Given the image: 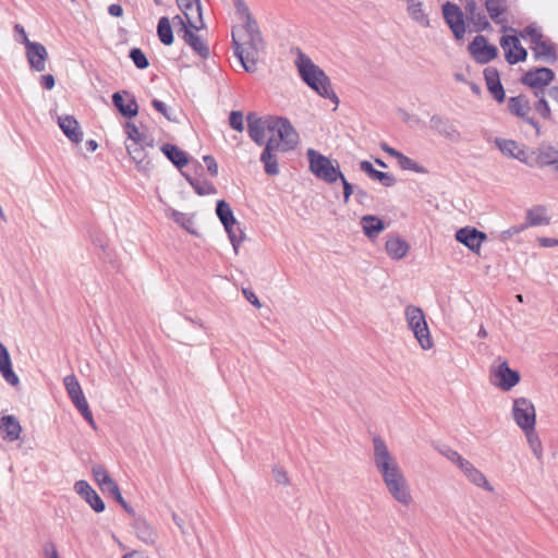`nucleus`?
Instances as JSON below:
<instances>
[{"label":"nucleus","instance_id":"obj_1","mask_svg":"<svg viewBox=\"0 0 558 558\" xmlns=\"http://www.w3.org/2000/svg\"><path fill=\"white\" fill-rule=\"evenodd\" d=\"M232 45L234 56L239 59L243 69L248 73L255 72L259 56L265 48L257 22L243 24L240 32L233 31Z\"/></svg>","mask_w":558,"mask_h":558},{"label":"nucleus","instance_id":"obj_2","mask_svg":"<svg viewBox=\"0 0 558 558\" xmlns=\"http://www.w3.org/2000/svg\"><path fill=\"white\" fill-rule=\"evenodd\" d=\"M294 63L302 80L314 92L332 104L339 105L340 99L335 93L329 77L307 54L298 49Z\"/></svg>","mask_w":558,"mask_h":558},{"label":"nucleus","instance_id":"obj_3","mask_svg":"<svg viewBox=\"0 0 558 558\" xmlns=\"http://www.w3.org/2000/svg\"><path fill=\"white\" fill-rule=\"evenodd\" d=\"M266 124L274 126L271 129H266V135L268 134V138L276 140L278 146H281V151L292 150L296 147L299 143V135L287 119L266 116Z\"/></svg>","mask_w":558,"mask_h":558},{"label":"nucleus","instance_id":"obj_4","mask_svg":"<svg viewBox=\"0 0 558 558\" xmlns=\"http://www.w3.org/2000/svg\"><path fill=\"white\" fill-rule=\"evenodd\" d=\"M308 159L310 171L319 180L325 183L331 184L342 178V172L338 162L336 165L331 159L324 156L314 148H308L306 151Z\"/></svg>","mask_w":558,"mask_h":558},{"label":"nucleus","instance_id":"obj_5","mask_svg":"<svg viewBox=\"0 0 558 558\" xmlns=\"http://www.w3.org/2000/svg\"><path fill=\"white\" fill-rule=\"evenodd\" d=\"M373 462L381 478L402 472L397 458L380 436L373 438Z\"/></svg>","mask_w":558,"mask_h":558},{"label":"nucleus","instance_id":"obj_6","mask_svg":"<svg viewBox=\"0 0 558 558\" xmlns=\"http://www.w3.org/2000/svg\"><path fill=\"white\" fill-rule=\"evenodd\" d=\"M404 316L408 327L413 332L421 348L429 350L433 347V340L423 310L412 304L408 305L404 310Z\"/></svg>","mask_w":558,"mask_h":558},{"label":"nucleus","instance_id":"obj_7","mask_svg":"<svg viewBox=\"0 0 558 558\" xmlns=\"http://www.w3.org/2000/svg\"><path fill=\"white\" fill-rule=\"evenodd\" d=\"M182 15H175L173 22L187 24L194 28H204L205 22L202 14L201 0H175Z\"/></svg>","mask_w":558,"mask_h":558},{"label":"nucleus","instance_id":"obj_8","mask_svg":"<svg viewBox=\"0 0 558 558\" xmlns=\"http://www.w3.org/2000/svg\"><path fill=\"white\" fill-rule=\"evenodd\" d=\"M391 497L402 506H410L413 501L410 485L403 472L383 480Z\"/></svg>","mask_w":558,"mask_h":558},{"label":"nucleus","instance_id":"obj_9","mask_svg":"<svg viewBox=\"0 0 558 558\" xmlns=\"http://www.w3.org/2000/svg\"><path fill=\"white\" fill-rule=\"evenodd\" d=\"M512 415L513 420L522 430L533 429L535 426V408L526 398H518L514 400Z\"/></svg>","mask_w":558,"mask_h":558},{"label":"nucleus","instance_id":"obj_10","mask_svg":"<svg viewBox=\"0 0 558 558\" xmlns=\"http://www.w3.org/2000/svg\"><path fill=\"white\" fill-rule=\"evenodd\" d=\"M442 14L456 39H462L465 35V24L460 7L451 2H446L442 5Z\"/></svg>","mask_w":558,"mask_h":558},{"label":"nucleus","instance_id":"obj_11","mask_svg":"<svg viewBox=\"0 0 558 558\" xmlns=\"http://www.w3.org/2000/svg\"><path fill=\"white\" fill-rule=\"evenodd\" d=\"M500 46L509 64H515L525 61L527 51L521 45L518 36L504 35L500 39Z\"/></svg>","mask_w":558,"mask_h":558},{"label":"nucleus","instance_id":"obj_12","mask_svg":"<svg viewBox=\"0 0 558 558\" xmlns=\"http://www.w3.org/2000/svg\"><path fill=\"white\" fill-rule=\"evenodd\" d=\"M456 240L466 246L471 252L480 254L487 235L474 227H463L456 232Z\"/></svg>","mask_w":558,"mask_h":558},{"label":"nucleus","instance_id":"obj_13","mask_svg":"<svg viewBox=\"0 0 558 558\" xmlns=\"http://www.w3.org/2000/svg\"><path fill=\"white\" fill-rule=\"evenodd\" d=\"M469 49L473 58L482 64L494 60L498 54L497 48L489 45L483 35L475 36L470 44Z\"/></svg>","mask_w":558,"mask_h":558},{"label":"nucleus","instance_id":"obj_14","mask_svg":"<svg viewBox=\"0 0 558 558\" xmlns=\"http://www.w3.org/2000/svg\"><path fill=\"white\" fill-rule=\"evenodd\" d=\"M179 34L182 36L186 45H189L195 53L201 58L206 59L209 57V47L205 40L196 34L202 28H194L187 24L180 25Z\"/></svg>","mask_w":558,"mask_h":558},{"label":"nucleus","instance_id":"obj_15","mask_svg":"<svg viewBox=\"0 0 558 558\" xmlns=\"http://www.w3.org/2000/svg\"><path fill=\"white\" fill-rule=\"evenodd\" d=\"M25 50L29 68L35 72H44L48 60V51L46 47L38 41H28Z\"/></svg>","mask_w":558,"mask_h":558},{"label":"nucleus","instance_id":"obj_16","mask_svg":"<svg viewBox=\"0 0 558 558\" xmlns=\"http://www.w3.org/2000/svg\"><path fill=\"white\" fill-rule=\"evenodd\" d=\"M72 403L77 409V411L82 414V416L88 423V425L94 430H96L97 424L94 420V416L89 409L88 402L82 391V388H81L77 379L73 375H72Z\"/></svg>","mask_w":558,"mask_h":558},{"label":"nucleus","instance_id":"obj_17","mask_svg":"<svg viewBox=\"0 0 558 558\" xmlns=\"http://www.w3.org/2000/svg\"><path fill=\"white\" fill-rule=\"evenodd\" d=\"M247 131L250 137L259 146L266 145V129H271L269 124H266V117H258L255 113H250L246 117Z\"/></svg>","mask_w":558,"mask_h":558},{"label":"nucleus","instance_id":"obj_18","mask_svg":"<svg viewBox=\"0 0 558 558\" xmlns=\"http://www.w3.org/2000/svg\"><path fill=\"white\" fill-rule=\"evenodd\" d=\"M277 150H281V146H278L275 138H268L260 155V161L268 175H277L279 173L278 159L275 154Z\"/></svg>","mask_w":558,"mask_h":558},{"label":"nucleus","instance_id":"obj_19","mask_svg":"<svg viewBox=\"0 0 558 558\" xmlns=\"http://www.w3.org/2000/svg\"><path fill=\"white\" fill-rule=\"evenodd\" d=\"M555 78V73L549 68H538L526 72L522 76V83L532 88H543L551 83Z\"/></svg>","mask_w":558,"mask_h":558},{"label":"nucleus","instance_id":"obj_20","mask_svg":"<svg viewBox=\"0 0 558 558\" xmlns=\"http://www.w3.org/2000/svg\"><path fill=\"white\" fill-rule=\"evenodd\" d=\"M74 489L95 512H102L105 510V502L86 481H77Z\"/></svg>","mask_w":558,"mask_h":558},{"label":"nucleus","instance_id":"obj_21","mask_svg":"<svg viewBox=\"0 0 558 558\" xmlns=\"http://www.w3.org/2000/svg\"><path fill=\"white\" fill-rule=\"evenodd\" d=\"M485 8L488 12L489 17L496 23L501 25V31L504 33L508 31H512L508 26V20L505 14L507 12V1L506 0H486Z\"/></svg>","mask_w":558,"mask_h":558},{"label":"nucleus","instance_id":"obj_22","mask_svg":"<svg viewBox=\"0 0 558 558\" xmlns=\"http://www.w3.org/2000/svg\"><path fill=\"white\" fill-rule=\"evenodd\" d=\"M132 527L141 542L147 545H154L156 543L157 532L144 518L134 515Z\"/></svg>","mask_w":558,"mask_h":558},{"label":"nucleus","instance_id":"obj_23","mask_svg":"<svg viewBox=\"0 0 558 558\" xmlns=\"http://www.w3.org/2000/svg\"><path fill=\"white\" fill-rule=\"evenodd\" d=\"M495 377L498 379V383L496 385L504 391L510 390L520 380L519 373L517 371L511 369L508 366L507 362H502L498 366L497 371L495 372Z\"/></svg>","mask_w":558,"mask_h":558},{"label":"nucleus","instance_id":"obj_24","mask_svg":"<svg viewBox=\"0 0 558 558\" xmlns=\"http://www.w3.org/2000/svg\"><path fill=\"white\" fill-rule=\"evenodd\" d=\"M430 128L452 142L460 140V133L454 125L441 116L435 114L430 118Z\"/></svg>","mask_w":558,"mask_h":558},{"label":"nucleus","instance_id":"obj_25","mask_svg":"<svg viewBox=\"0 0 558 558\" xmlns=\"http://www.w3.org/2000/svg\"><path fill=\"white\" fill-rule=\"evenodd\" d=\"M531 50L535 60L547 61L550 63H554L557 60L555 46L549 39L545 37L531 46Z\"/></svg>","mask_w":558,"mask_h":558},{"label":"nucleus","instance_id":"obj_26","mask_svg":"<svg viewBox=\"0 0 558 558\" xmlns=\"http://www.w3.org/2000/svg\"><path fill=\"white\" fill-rule=\"evenodd\" d=\"M0 373L10 385L16 386L20 383L17 375L12 369L9 351L2 343H0Z\"/></svg>","mask_w":558,"mask_h":558},{"label":"nucleus","instance_id":"obj_27","mask_svg":"<svg viewBox=\"0 0 558 558\" xmlns=\"http://www.w3.org/2000/svg\"><path fill=\"white\" fill-rule=\"evenodd\" d=\"M93 476L104 493H118V484L112 480L107 470L102 465L93 466Z\"/></svg>","mask_w":558,"mask_h":558},{"label":"nucleus","instance_id":"obj_28","mask_svg":"<svg viewBox=\"0 0 558 558\" xmlns=\"http://www.w3.org/2000/svg\"><path fill=\"white\" fill-rule=\"evenodd\" d=\"M360 169L372 180L380 182L386 187H390L396 184V178L392 174L376 170L373 163L367 160L360 162Z\"/></svg>","mask_w":558,"mask_h":558},{"label":"nucleus","instance_id":"obj_29","mask_svg":"<svg viewBox=\"0 0 558 558\" xmlns=\"http://www.w3.org/2000/svg\"><path fill=\"white\" fill-rule=\"evenodd\" d=\"M0 432L4 439L14 441L20 438L22 427L15 416L4 415L0 420Z\"/></svg>","mask_w":558,"mask_h":558},{"label":"nucleus","instance_id":"obj_30","mask_svg":"<svg viewBox=\"0 0 558 558\" xmlns=\"http://www.w3.org/2000/svg\"><path fill=\"white\" fill-rule=\"evenodd\" d=\"M486 85L497 102H502L505 99V92L499 80L497 70L488 68L484 71Z\"/></svg>","mask_w":558,"mask_h":558},{"label":"nucleus","instance_id":"obj_31","mask_svg":"<svg viewBox=\"0 0 558 558\" xmlns=\"http://www.w3.org/2000/svg\"><path fill=\"white\" fill-rule=\"evenodd\" d=\"M409 251L408 243L398 235H390L386 241V252L393 259L403 258Z\"/></svg>","mask_w":558,"mask_h":558},{"label":"nucleus","instance_id":"obj_32","mask_svg":"<svg viewBox=\"0 0 558 558\" xmlns=\"http://www.w3.org/2000/svg\"><path fill=\"white\" fill-rule=\"evenodd\" d=\"M163 155L179 169L187 165L189 159L185 151L172 144H163L161 146Z\"/></svg>","mask_w":558,"mask_h":558},{"label":"nucleus","instance_id":"obj_33","mask_svg":"<svg viewBox=\"0 0 558 558\" xmlns=\"http://www.w3.org/2000/svg\"><path fill=\"white\" fill-rule=\"evenodd\" d=\"M495 144L505 156L523 160L525 153L519 147L515 141L496 137Z\"/></svg>","mask_w":558,"mask_h":558},{"label":"nucleus","instance_id":"obj_34","mask_svg":"<svg viewBox=\"0 0 558 558\" xmlns=\"http://www.w3.org/2000/svg\"><path fill=\"white\" fill-rule=\"evenodd\" d=\"M361 225L363 228L364 233L369 238L374 239L377 238L378 234L385 230V223L384 221L373 215L364 216L361 219Z\"/></svg>","mask_w":558,"mask_h":558},{"label":"nucleus","instance_id":"obj_35","mask_svg":"<svg viewBox=\"0 0 558 558\" xmlns=\"http://www.w3.org/2000/svg\"><path fill=\"white\" fill-rule=\"evenodd\" d=\"M548 223L549 218L544 206H535L526 211V222L524 223L526 228L545 226Z\"/></svg>","mask_w":558,"mask_h":558},{"label":"nucleus","instance_id":"obj_36","mask_svg":"<svg viewBox=\"0 0 558 558\" xmlns=\"http://www.w3.org/2000/svg\"><path fill=\"white\" fill-rule=\"evenodd\" d=\"M510 112L521 118L524 122L535 129L536 133H539V123L535 117V107H508Z\"/></svg>","mask_w":558,"mask_h":558},{"label":"nucleus","instance_id":"obj_37","mask_svg":"<svg viewBox=\"0 0 558 558\" xmlns=\"http://www.w3.org/2000/svg\"><path fill=\"white\" fill-rule=\"evenodd\" d=\"M536 160L542 167L553 166L555 169L558 166V150L551 146H543L538 149Z\"/></svg>","mask_w":558,"mask_h":558},{"label":"nucleus","instance_id":"obj_38","mask_svg":"<svg viewBox=\"0 0 558 558\" xmlns=\"http://www.w3.org/2000/svg\"><path fill=\"white\" fill-rule=\"evenodd\" d=\"M216 214L223 227H228L229 225H239L231 206L225 199L217 202Z\"/></svg>","mask_w":558,"mask_h":558},{"label":"nucleus","instance_id":"obj_39","mask_svg":"<svg viewBox=\"0 0 558 558\" xmlns=\"http://www.w3.org/2000/svg\"><path fill=\"white\" fill-rule=\"evenodd\" d=\"M157 35L159 40L166 46H170L173 43V32L169 17L162 16L159 19Z\"/></svg>","mask_w":558,"mask_h":558},{"label":"nucleus","instance_id":"obj_40","mask_svg":"<svg viewBox=\"0 0 558 558\" xmlns=\"http://www.w3.org/2000/svg\"><path fill=\"white\" fill-rule=\"evenodd\" d=\"M184 175H185L186 180L189 181V183L191 184V186L194 189L196 194L204 196V195H211V194L216 193V187L211 182H209L207 180L192 178L186 174H184Z\"/></svg>","mask_w":558,"mask_h":558},{"label":"nucleus","instance_id":"obj_41","mask_svg":"<svg viewBox=\"0 0 558 558\" xmlns=\"http://www.w3.org/2000/svg\"><path fill=\"white\" fill-rule=\"evenodd\" d=\"M464 475L471 483H473L477 487H482L488 492H493V486L488 483L486 476L475 466L469 470V472Z\"/></svg>","mask_w":558,"mask_h":558},{"label":"nucleus","instance_id":"obj_42","mask_svg":"<svg viewBox=\"0 0 558 558\" xmlns=\"http://www.w3.org/2000/svg\"><path fill=\"white\" fill-rule=\"evenodd\" d=\"M124 131L132 143L148 144L147 135L140 131L138 126L131 121L125 122Z\"/></svg>","mask_w":558,"mask_h":558},{"label":"nucleus","instance_id":"obj_43","mask_svg":"<svg viewBox=\"0 0 558 558\" xmlns=\"http://www.w3.org/2000/svg\"><path fill=\"white\" fill-rule=\"evenodd\" d=\"M398 165L402 170H409L413 171L415 173H427V169L423 166L418 165L416 161H414L412 158L405 156L404 154H400V156L397 158Z\"/></svg>","mask_w":558,"mask_h":558},{"label":"nucleus","instance_id":"obj_44","mask_svg":"<svg viewBox=\"0 0 558 558\" xmlns=\"http://www.w3.org/2000/svg\"><path fill=\"white\" fill-rule=\"evenodd\" d=\"M226 232L228 233L229 240L233 246V250L235 253H238L239 246L244 240V233L239 228L238 225H229L228 227H225Z\"/></svg>","mask_w":558,"mask_h":558},{"label":"nucleus","instance_id":"obj_45","mask_svg":"<svg viewBox=\"0 0 558 558\" xmlns=\"http://www.w3.org/2000/svg\"><path fill=\"white\" fill-rule=\"evenodd\" d=\"M145 145L146 144H140V143H131V144L125 145L130 157L132 158L133 161H135L138 165L145 160V157H146L145 149H144Z\"/></svg>","mask_w":558,"mask_h":558},{"label":"nucleus","instance_id":"obj_46","mask_svg":"<svg viewBox=\"0 0 558 558\" xmlns=\"http://www.w3.org/2000/svg\"><path fill=\"white\" fill-rule=\"evenodd\" d=\"M233 4L236 11V14L243 21V24L255 22L256 20L253 17L250 12L248 7L246 5L244 0H233Z\"/></svg>","mask_w":558,"mask_h":558},{"label":"nucleus","instance_id":"obj_47","mask_svg":"<svg viewBox=\"0 0 558 558\" xmlns=\"http://www.w3.org/2000/svg\"><path fill=\"white\" fill-rule=\"evenodd\" d=\"M523 432L525 433L527 442H529L532 451L534 452V454L537 458H539L542 454V442H541L537 434L535 433V426L533 427V429H523Z\"/></svg>","mask_w":558,"mask_h":558},{"label":"nucleus","instance_id":"obj_48","mask_svg":"<svg viewBox=\"0 0 558 558\" xmlns=\"http://www.w3.org/2000/svg\"><path fill=\"white\" fill-rule=\"evenodd\" d=\"M130 58L137 69L144 70L149 65L145 53L140 48H132L130 50Z\"/></svg>","mask_w":558,"mask_h":558},{"label":"nucleus","instance_id":"obj_49","mask_svg":"<svg viewBox=\"0 0 558 558\" xmlns=\"http://www.w3.org/2000/svg\"><path fill=\"white\" fill-rule=\"evenodd\" d=\"M522 38H529L531 46L539 41L544 38V35L542 34L541 29L534 25H529L524 28V31L520 34Z\"/></svg>","mask_w":558,"mask_h":558},{"label":"nucleus","instance_id":"obj_50","mask_svg":"<svg viewBox=\"0 0 558 558\" xmlns=\"http://www.w3.org/2000/svg\"><path fill=\"white\" fill-rule=\"evenodd\" d=\"M399 117L410 126H421L423 124V120L420 119L415 114H410L403 107H399L398 109Z\"/></svg>","mask_w":558,"mask_h":558},{"label":"nucleus","instance_id":"obj_51","mask_svg":"<svg viewBox=\"0 0 558 558\" xmlns=\"http://www.w3.org/2000/svg\"><path fill=\"white\" fill-rule=\"evenodd\" d=\"M230 126L239 132L244 130V116L242 111H232L229 117Z\"/></svg>","mask_w":558,"mask_h":558},{"label":"nucleus","instance_id":"obj_52","mask_svg":"<svg viewBox=\"0 0 558 558\" xmlns=\"http://www.w3.org/2000/svg\"><path fill=\"white\" fill-rule=\"evenodd\" d=\"M470 21L475 25L477 31H485L490 27L487 17L482 12L474 15Z\"/></svg>","mask_w":558,"mask_h":558},{"label":"nucleus","instance_id":"obj_53","mask_svg":"<svg viewBox=\"0 0 558 558\" xmlns=\"http://www.w3.org/2000/svg\"><path fill=\"white\" fill-rule=\"evenodd\" d=\"M272 475L276 483L280 485H288L289 484V476L288 473L280 466H275L272 469Z\"/></svg>","mask_w":558,"mask_h":558},{"label":"nucleus","instance_id":"obj_54","mask_svg":"<svg viewBox=\"0 0 558 558\" xmlns=\"http://www.w3.org/2000/svg\"><path fill=\"white\" fill-rule=\"evenodd\" d=\"M203 160H204L207 171L210 173V175L217 177L218 175V163H217L216 159L214 158V156L206 155L203 157Z\"/></svg>","mask_w":558,"mask_h":558},{"label":"nucleus","instance_id":"obj_55","mask_svg":"<svg viewBox=\"0 0 558 558\" xmlns=\"http://www.w3.org/2000/svg\"><path fill=\"white\" fill-rule=\"evenodd\" d=\"M84 133L76 119L72 117V143L78 144L83 141Z\"/></svg>","mask_w":558,"mask_h":558},{"label":"nucleus","instance_id":"obj_56","mask_svg":"<svg viewBox=\"0 0 558 558\" xmlns=\"http://www.w3.org/2000/svg\"><path fill=\"white\" fill-rule=\"evenodd\" d=\"M339 180H341L343 185V201L345 204H348L351 195L355 192V187L350 182H348L343 174L342 178H339Z\"/></svg>","mask_w":558,"mask_h":558},{"label":"nucleus","instance_id":"obj_57","mask_svg":"<svg viewBox=\"0 0 558 558\" xmlns=\"http://www.w3.org/2000/svg\"><path fill=\"white\" fill-rule=\"evenodd\" d=\"M440 453L454 464H457L458 461L462 458L458 451L451 449L450 447H444L440 449Z\"/></svg>","mask_w":558,"mask_h":558},{"label":"nucleus","instance_id":"obj_58","mask_svg":"<svg viewBox=\"0 0 558 558\" xmlns=\"http://www.w3.org/2000/svg\"><path fill=\"white\" fill-rule=\"evenodd\" d=\"M14 32H15V34H16V35H19V37L16 38V41H19L20 44H23L25 47H26V44H27L28 41H32V40L28 38V36H27V34H26L25 28H24V26H23V25H21V24H19V23H17V24H15V25H14Z\"/></svg>","mask_w":558,"mask_h":558},{"label":"nucleus","instance_id":"obj_59","mask_svg":"<svg viewBox=\"0 0 558 558\" xmlns=\"http://www.w3.org/2000/svg\"><path fill=\"white\" fill-rule=\"evenodd\" d=\"M111 495L123 507V509L128 513H130L133 517L135 515L134 509L125 501V499L123 498V496L120 492V488H118V493H112Z\"/></svg>","mask_w":558,"mask_h":558},{"label":"nucleus","instance_id":"obj_60","mask_svg":"<svg viewBox=\"0 0 558 558\" xmlns=\"http://www.w3.org/2000/svg\"><path fill=\"white\" fill-rule=\"evenodd\" d=\"M243 295L244 298L253 305L255 306L256 308H260L262 307V303L259 301V299L257 298V295L250 289H243Z\"/></svg>","mask_w":558,"mask_h":558},{"label":"nucleus","instance_id":"obj_61","mask_svg":"<svg viewBox=\"0 0 558 558\" xmlns=\"http://www.w3.org/2000/svg\"><path fill=\"white\" fill-rule=\"evenodd\" d=\"M526 229V226L523 223V225H520V226H513V227H510L509 229L505 230L502 232V239H509L515 234H519L520 232L524 231Z\"/></svg>","mask_w":558,"mask_h":558},{"label":"nucleus","instance_id":"obj_62","mask_svg":"<svg viewBox=\"0 0 558 558\" xmlns=\"http://www.w3.org/2000/svg\"><path fill=\"white\" fill-rule=\"evenodd\" d=\"M58 124H59L60 129L62 130V132L64 133V135L68 138H70V117L69 116L58 117Z\"/></svg>","mask_w":558,"mask_h":558},{"label":"nucleus","instance_id":"obj_63","mask_svg":"<svg viewBox=\"0 0 558 558\" xmlns=\"http://www.w3.org/2000/svg\"><path fill=\"white\" fill-rule=\"evenodd\" d=\"M40 84L45 89L53 88L56 84L54 76L52 74H45L40 76Z\"/></svg>","mask_w":558,"mask_h":558},{"label":"nucleus","instance_id":"obj_64","mask_svg":"<svg viewBox=\"0 0 558 558\" xmlns=\"http://www.w3.org/2000/svg\"><path fill=\"white\" fill-rule=\"evenodd\" d=\"M44 551L47 558H59L56 546L52 543H46L44 546Z\"/></svg>","mask_w":558,"mask_h":558}]
</instances>
